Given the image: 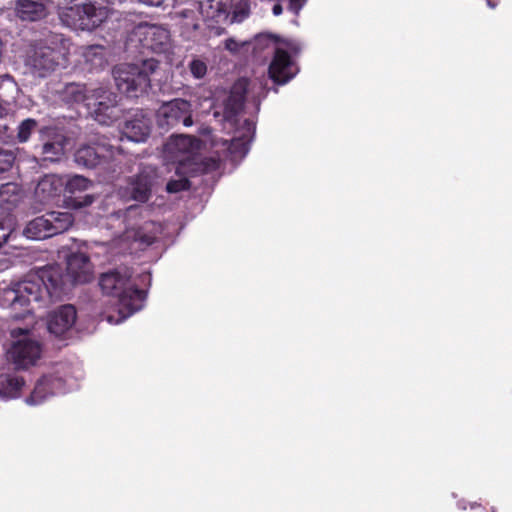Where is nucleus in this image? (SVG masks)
<instances>
[{
  "label": "nucleus",
  "mask_w": 512,
  "mask_h": 512,
  "mask_svg": "<svg viewBox=\"0 0 512 512\" xmlns=\"http://www.w3.org/2000/svg\"><path fill=\"white\" fill-rule=\"evenodd\" d=\"M158 126L164 130H169L182 123L186 127L193 125L192 105L184 99H173L163 103L157 110Z\"/></svg>",
  "instance_id": "4468645a"
},
{
  "label": "nucleus",
  "mask_w": 512,
  "mask_h": 512,
  "mask_svg": "<svg viewBox=\"0 0 512 512\" xmlns=\"http://www.w3.org/2000/svg\"><path fill=\"white\" fill-rule=\"evenodd\" d=\"M15 13L22 21H38L46 16V8L41 1L17 0Z\"/></svg>",
  "instance_id": "393cba45"
},
{
  "label": "nucleus",
  "mask_w": 512,
  "mask_h": 512,
  "mask_svg": "<svg viewBox=\"0 0 512 512\" xmlns=\"http://www.w3.org/2000/svg\"><path fill=\"white\" fill-rule=\"evenodd\" d=\"M72 43L62 34L51 33L43 44L33 48L25 58V73L34 78H46L59 67H66Z\"/></svg>",
  "instance_id": "7ed1b4c3"
},
{
  "label": "nucleus",
  "mask_w": 512,
  "mask_h": 512,
  "mask_svg": "<svg viewBox=\"0 0 512 512\" xmlns=\"http://www.w3.org/2000/svg\"><path fill=\"white\" fill-rule=\"evenodd\" d=\"M99 284L103 293L116 299L118 316L108 315L109 323L119 324L142 309L145 294L132 280V272L129 268H119L102 274Z\"/></svg>",
  "instance_id": "f03ea898"
},
{
  "label": "nucleus",
  "mask_w": 512,
  "mask_h": 512,
  "mask_svg": "<svg viewBox=\"0 0 512 512\" xmlns=\"http://www.w3.org/2000/svg\"><path fill=\"white\" fill-rule=\"evenodd\" d=\"M130 41H138L143 48L162 53L170 46V33L161 25L142 22L132 30Z\"/></svg>",
  "instance_id": "2eb2a0df"
},
{
  "label": "nucleus",
  "mask_w": 512,
  "mask_h": 512,
  "mask_svg": "<svg viewBox=\"0 0 512 512\" xmlns=\"http://www.w3.org/2000/svg\"><path fill=\"white\" fill-rule=\"evenodd\" d=\"M249 14V10L246 4H241L234 8L232 14L230 13L228 23H239L242 22Z\"/></svg>",
  "instance_id": "72a5a7b5"
},
{
  "label": "nucleus",
  "mask_w": 512,
  "mask_h": 512,
  "mask_svg": "<svg viewBox=\"0 0 512 512\" xmlns=\"http://www.w3.org/2000/svg\"><path fill=\"white\" fill-rule=\"evenodd\" d=\"M218 167H219V161L212 159L211 165L209 167H207V169L213 170V169H217Z\"/></svg>",
  "instance_id": "79ce46f5"
},
{
  "label": "nucleus",
  "mask_w": 512,
  "mask_h": 512,
  "mask_svg": "<svg viewBox=\"0 0 512 512\" xmlns=\"http://www.w3.org/2000/svg\"><path fill=\"white\" fill-rule=\"evenodd\" d=\"M151 130V120L143 112H136L125 122L122 133L129 141L144 142Z\"/></svg>",
  "instance_id": "aec40b11"
},
{
  "label": "nucleus",
  "mask_w": 512,
  "mask_h": 512,
  "mask_svg": "<svg viewBox=\"0 0 512 512\" xmlns=\"http://www.w3.org/2000/svg\"><path fill=\"white\" fill-rule=\"evenodd\" d=\"M158 67V61L152 58L136 64H119L113 69L115 84L118 90L128 97H138L147 92L150 77Z\"/></svg>",
  "instance_id": "423d86ee"
},
{
  "label": "nucleus",
  "mask_w": 512,
  "mask_h": 512,
  "mask_svg": "<svg viewBox=\"0 0 512 512\" xmlns=\"http://www.w3.org/2000/svg\"><path fill=\"white\" fill-rule=\"evenodd\" d=\"M93 278V266L89 257L83 252L71 253L67 257V274L64 276L59 265L41 268L36 274L13 283L2 290V299L14 311L23 309V313H15L18 319L29 314L35 308L46 307L59 300L65 291L68 280L73 284L87 283Z\"/></svg>",
  "instance_id": "f257e3e1"
},
{
  "label": "nucleus",
  "mask_w": 512,
  "mask_h": 512,
  "mask_svg": "<svg viewBox=\"0 0 512 512\" xmlns=\"http://www.w3.org/2000/svg\"><path fill=\"white\" fill-rule=\"evenodd\" d=\"M14 159L12 152L0 149V172L7 171L12 166Z\"/></svg>",
  "instance_id": "f704fd0d"
},
{
  "label": "nucleus",
  "mask_w": 512,
  "mask_h": 512,
  "mask_svg": "<svg viewBox=\"0 0 512 512\" xmlns=\"http://www.w3.org/2000/svg\"><path fill=\"white\" fill-rule=\"evenodd\" d=\"M176 178H171L166 184L168 193H178L189 188L188 176L195 172L196 169L174 167Z\"/></svg>",
  "instance_id": "cd10ccee"
},
{
  "label": "nucleus",
  "mask_w": 512,
  "mask_h": 512,
  "mask_svg": "<svg viewBox=\"0 0 512 512\" xmlns=\"http://www.w3.org/2000/svg\"><path fill=\"white\" fill-rule=\"evenodd\" d=\"M12 336L17 337L7 352L11 360L18 368H28L37 363L42 355V346L36 339L35 328H17L12 331Z\"/></svg>",
  "instance_id": "1a4fd4ad"
},
{
  "label": "nucleus",
  "mask_w": 512,
  "mask_h": 512,
  "mask_svg": "<svg viewBox=\"0 0 512 512\" xmlns=\"http://www.w3.org/2000/svg\"><path fill=\"white\" fill-rule=\"evenodd\" d=\"M200 141L188 135H174L164 145V159L174 167L195 169Z\"/></svg>",
  "instance_id": "9d476101"
},
{
  "label": "nucleus",
  "mask_w": 512,
  "mask_h": 512,
  "mask_svg": "<svg viewBox=\"0 0 512 512\" xmlns=\"http://www.w3.org/2000/svg\"><path fill=\"white\" fill-rule=\"evenodd\" d=\"M307 0H289V9L298 14L302 7L305 5Z\"/></svg>",
  "instance_id": "58836bf2"
},
{
  "label": "nucleus",
  "mask_w": 512,
  "mask_h": 512,
  "mask_svg": "<svg viewBox=\"0 0 512 512\" xmlns=\"http://www.w3.org/2000/svg\"><path fill=\"white\" fill-rule=\"evenodd\" d=\"M138 207L130 206L125 211L113 212L108 217V225L111 228H118L112 240L113 245L119 247L121 252L130 250L132 242H138L141 246L152 244L162 232V225L153 221L145 222L141 227L135 228L134 216Z\"/></svg>",
  "instance_id": "20e7f679"
},
{
  "label": "nucleus",
  "mask_w": 512,
  "mask_h": 512,
  "mask_svg": "<svg viewBox=\"0 0 512 512\" xmlns=\"http://www.w3.org/2000/svg\"><path fill=\"white\" fill-rule=\"evenodd\" d=\"M487 4L490 8H495L496 7V3L492 2L491 0H487Z\"/></svg>",
  "instance_id": "37998d69"
},
{
  "label": "nucleus",
  "mask_w": 512,
  "mask_h": 512,
  "mask_svg": "<svg viewBox=\"0 0 512 512\" xmlns=\"http://www.w3.org/2000/svg\"><path fill=\"white\" fill-rule=\"evenodd\" d=\"M13 221L10 218L5 219L4 221L0 222V249L3 247L4 244H6L9 239H12L15 237L13 235Z\"/></svg>",
  "instance_id": "2f4dec72"
},
{
  "label": "nucleus",
  "mask_w": 512,
  "mask_h": 512,
  "mask_svg": "<svg viewBox=\"0 0 512 512\" xmlns=\"http://www.w3.org/2000/svg\"><path fill=\"white\" fill-rule=\"evenodd\" d=\"M92 100L87 103L91 116L102 125H110L121 116V109L115 93L104 86L95 87Z\"/></svg>",
  "instance_id": "9b49d317"
},
{
  "label": "nucleus",
  "mask_w": 512,
  "mask_h": 512,
  "mask_svg": "<svg viewBox=\"0 0 512 512\" xmlns=\"http://www.w3.org/2000/svg\"><path fill=\"white\" fill-rule=\"evenodd\" d=\"M154 179L155 171L150 167L144 168L127 186L130 198L138 202L147 201L154 185Z\"/></svg>",
  "instance_id": "6ab92c4d"
},
{
  "label": "nucleus",
  "mask_w": 512,
  "mask_h": 512,
  "mask_svg": "<svg viewBox=\"0 0 512 512\" xmlns=\"http://www.w3.org/2000/svg\"><path fill=\"white\" fill-rule=\"evenodd\" d=\"M64 187V177L48 174L43 176L35 189V195L42 203H47L59 197Z\"/></svg>",
  "instance_id": "412c9836"
},
{
  "label": "nucleus",
  "mask_w": 512,
  "mask_h": 512,
  "mask_svg": "<svg viewBox=\"0 0 512 512\" xmlns=\"http://www.w3.org/2000/svg\"><path fill=\"white\" fill-rule=\"evenodd\" d=\"M141 3L148 6H160L164 0H139Z\"/></svg>",
  "instance_id": "ea45409f"
},
{
  "label": "nucleus",
  "mask_w": 512,
  "mask_h": 512,
  "mask_svg": "<svg viewBox=\"0 0 512 512\" xmlns=\"http://www.w3.org/2000/svg\"><path fill=\"white\" fill-rule=\"evenodd\" d=\"M282 10H283V9H282V6H281L280 4H275V5L273 6V10H272V11H273V14H274L275 16H279V15L282 13Z\"/></svg>",
  "instance_id": "a19ab883"
},
{
  "label": "nucleus",
  "mask_w": 512,
  "mask_h": 512,
  "mask_svg": "<svg viewBox=\"0 0 512 512\" xmlns=\"http://www.w3.org/2000/svg\"><path fill=\"white\" fill-rule=\"evenodd\" d=\"M43 134L47 137L42 145L44 160L55 162L64 155L66 137L52 129H46Z\"/></svg>",
  "instance_id": "4be33fe9"
},
{
  "label": "nucleus",
  "mask_w": 512,
  "mask_h": 512,
  "mask_svg": "<svg viewBox=\"0 0 512 512\" xmlns=\"http://www.w3.org/2000/svg\"><path fill=\"white\" fill-rule=\"evenodd\" d=\"M233 0H201L190 1L187 6L178 9L175 15L179 18L182 33L190 38L192 32L199 28L200 20L226 23L229 19Z\"/></svg>",
  "instance_id": "39448f33"
},
{
  "label": "nucleus",
  "mask_w": 512,
  "mask_h": 512,
  "mask_svg": "<svg viewBox=\"0 0 512 512\" xmlns=\"http://www.w3.org/2000/svg\"><path fill=\"white\" fill-rule=\"evenodd\" d=\"M263 89L264 88L260 82L250 84L249 81L244 78L236 81L224 103L225 120L232 121L237 113L242 109L246 94H250L254 90H257V94H259Z\"/></svg>",
  "instance_id": "f3484780"
},
{
  "label": "nucleus",
  "mask_w": 512,
  "mask_h": 512,
  "mask_svg": "<svg viewBox=\"0 0 512 512\" xmlns=\"http://www.w3.org/2000/svg\"><path fill=\"white\" fill-rule=\"evenodd\" d=\"M18 201L17 186L13 183H6L0 186V207L4 210H11Z\"/></svg>",
  "instance_id": "c756f323"
},
{
  "label": "nucleus",
  "mask_w": 512,
  "mask_h": 512,
  "mask_svg": "<svg viewBox=\"0 0 512 512\" xmlns=\"http://www.w3.org/2000/svg\"><path fill=\"white\" fill-rule=\"evenodd\" d=\"M94 88H88L83 83H68L66 84L60 93V98L67 104H79L84 103L87 107V103L92 100V92Z\"/></svg>",
  "instance_id": "b1692460"
},
{
  "label": "nucleus",
  "mask_w": 512,
  "mask_h": 512,
  "mask_svg": "<svg viewBox=\"0 0 512 512\" xmlns=\"http://www.w3.org/2000/svg\"><path fill=\"white\" fill-rule=\"evenodd\" d=\"M224 44L225 48L230 52H237L239 51L240 47L244 45V43L240 44L233 38L226 39Z\"/></svg>",
  "instance_id": "4c0bfd02"
},
{
  "label": "nucleus",
  "mask_w": 512,
  "mask_h": 512,
  "mask_svg": "<svg viewBox=\"0 0 512 512\" xmlns=\"http://www.w3.org/2000/svg\"><path fill=\"white\" fill-rule=\"evenodd\" d=\"M36 126L37 122L34 119L28 118L21 122L18 127V140L20 142H26L29 139L31 133L35 130Z\"/></svg>",
  "instance_id": "7c9ffc66"
},
{
  "label": "nucleus",
  "mask_w": 512,
  "mask_h": 512,
  "mask_svg": "<svg viewBox=\"0 0 512 512\" xmlns=\"http://www.w3.org/2000/svg\"><path fill=\"white\" fill-rule=\"evenodd\" d=\"M122 149L106 142H98L94 145H83L75 152V162L86 168L105 166L114 160Z\"/></svg>",
  "instance_id": "dca6fc26"
},
{
  "label": "nucleus",
  "mask_w": 512,
  "mask_h": 512,
  "mask_svg": "<svg viewBox=\"0 0 512 512\" xmlns=\"http://www.w3.org/2000/svg\"><path fill=\"white\" fill-rule=\"evenodd\" d=\"M243 132L236 138L232 139L228 145V150L232 154L245 156L249 151V144L255 134V123L252 120H245L242 128Z\"/></svg>",
  "instance_id": "a878e982"
},
{
  "label": "nucleus",
  "mask_w": 512,
  "mask_h": 512,
  "mask_svg": "<svg viewBox=\"0 0 512 512\" xmlns=\"http://www.w3.org/2000/svg\"><path fill=\"white\" fill-rule=\"evenodd\" d=\"M26 383L23 377L14 372L0 373V399L7 401L22 395Z\"/></svg>",
  "instance_id": "5701e85b"
},
{
  "label": "nucleus",
  "mask_w": 512,
  "mask_h": 512,
  "mask_svg": "<svg viewBox=\"0 0 512 512\" xmlns=\"http://www.w3.org/2000/svg\"><path fill=\"white\" fill-rule=\"evenodd\" d=\"M297 51L298 45L292 41L282 42L274 47V57L269 66V75L275 83L285 84L297 74L298 68L290 55V52L296 53Z\"/></svg>",
  "instance_id": "ddd939ff"
},
{
  "label": "nucleus",
  "mask_w": 512,
  "mask_h": 512,
  "mask_svg": "<svg viewBox=\"0 0 512 512\" xmlns=\"http://www.w3.org/2000/svg\"><path fill=\"white\" fill-rule=\"evenodd\" d=\"M263 40H267V39L262 37V36H259V37L256 38L257 42H262Z\"/></svg>",
  "instance_id": "c03bdc74"
},
{
  "label": "nucleus",
  "mask_w": 512,
  "mask_h": 512,
  "mask_svg": "<svg viewBox=\"0 0 512 512\" xmlns=\"http://www.w3.org/2000/svg\"><path fill=\"white\" fill-rule=\"evenodd\" d=\"M13 138V131L3 122H0V142H8Z\"/></svg>",
  "instance_id": "e433bc0d"
},
{
  "label": "nucleus",
  "mask_w": 512,
  "mask_h": 512,
  "mask_svg": "<svg viewBox=\"0 0 512 512\" xmlns=\"http://www.w3.org/2000/svg\"><path fill=\"white\" fill-rule=\"evenodd\" d=\"M253 99H254V102L256 103V105L258 106L259 105V99L256 98V96L253 94Z\"/></svg>",
  "instance_id": "a18cd8bd"
},
{
  "label": "nucleus",
  "mask_w": 512,
  "mask_h": 512,
  "mask_svg": "<svg viewBox=\"0 0 512 512\" xmlns=\"http://www.w3.org/2000/svg\"><path fill=\"white\" fill-rule=\"evenodd\" d=\"M189 69L191 74L197 79L203 78L207 73V65L200 59H193L189 63Z\"/></svg>",
  "instance_id": "473e14b6"
},
{
  "label": "nucleus",
  "mask_w": 512,
  "mask_h": 512,
  "mask_svg": "<svg viewBox=\"0 0 512 512\" xmlns=\"http://www.w3.org/2000/svg\"><path fill=\"white\" fill-rule=\"evenodd\" d=\"M92 185V182L81 175H72L64 177V190L71 194H77L88 190Z\"/></svg>",
  "instance_id": "c85d7f7f"
},
{
  "label": "nucleus",
  "mask_w": 512,
  "mask_h": 512,
  "mask_svg": "<svg viewBox=\"0 0 512 512\" xmlns=\"http://www.w3.org/2000/svg\"><path fill=\"white\" fill-rule=\"evenodd\" d=\"M94 201L95 197L93 195H85L81 199H71L69 205L75 209H79L91 205Z\"/></svg>",
  "instance_id": "c9c22d12"
},
{
  "label": "nucleus",
  "mask_w": 512,
  "mask_h": 512,
  "mask_svg": "<svg viewBox=\"0 0 512 512\" xmlns=\"http://www.w3.org/2000/svg\"><path fill=\"white\" fill-rule=\"evenodd\" d=\"M78 53L91 71L100 70L107 64L105 49L100 45L83 46L79 48Z\"/></svg>",
  "instance_id": "bb28decb"
},
{
  "label": "nucleus",
  "mask_w": 512,
  "mask_h": 512,
  "mask_svg": "<svg viewBox=\"0 0 512 512\" xmlns=\"http://www.w3.org/2000/svg\"><path fill=\"white\" fill-rule=\"evenodd\" d=\"M108 15V7L95 1L64 7L59 12L60 20L65 26L80 31H93L107 19Z\"/></svg>",
  "instance_id": "0eeeda50"
},
{
  "label": "nucleus",
  "mask_w": 512,
  "mask_h": 512,
  "mask_svg": "<svg viewBox=\"0 0 512 512\" xmlns=\"http://www.w3.org/2000/svg\"><path fill=\"white\" fill-rule=\"evenodd\" d=\"M77 312L73 305H63L49 314L46 325L48 331L57 336H63L72 330L76 323Z\"/></svg>",
  "instance_id": "a211bd4d"
},
{
  "label": "nucleus",
  "mask_w": 512,
  "mask_h": 512,
  "mask_svg": "<svg viewBox=\"0 0 512 512\" xmlns=\"http://www.w3.org/2000/svg\"><path fill=\"white\" fill-rule=\"evenodd\" d=\"M63 374V371L58 369L53 374L45 375L39 379L30 396L25 399L26 404L30 406L39 405L51 396L63 394L72 389L74 381L66 374L63 377Z\"/></svg>",
  "instance_id": "f8f14e48"
},
{
  "label": "nucleus",
  "mask_w": 512,
  "mask_h": 512,
  "mask_svg": "<svg viewBox=\"0 0 512 512\" xmlns=\"http://www.w3.org/2000/svg\"><path fill=\"white\" fill-rule=\"evenodd\" d=\"M74 223V216L67 211H50L29 221L23 230L28 239L42 240L67 231Z\"/></svg>",
  "instance_id": "6e6552de"
}]
</instances>
